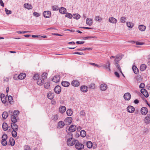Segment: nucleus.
Returning a JSON list of instances; mask_svg holds the SVG:
<instances>
[{
  "label": "nucleus",
  "instance_id": "22",
  "mask_svg": "<svg viewBox=\"0 0 150 150\" xmlns=\"http://www.w3.org/2000/svg\"><path fill=\"white\" fill-rule=\"evenodd\" d=\"M66 110V107L64 106H62L59 108V111L61 113L65 112Z\"/></svg>",
  "mask_w": 150,
  "mask_h": 150
},
{
  "label": "nucleus",
  "instance_id": "5",
  "mask_svg": "<svg viewBox=\"0 0 150 150\" xmlns=\"http://www.w3.org/2000/svg\"><path fill=\"white\" fill-rule=\"evenodd\" d=\"M43 16L45 18H49L51 15V12L50 11H45L43 13Z\"/></svg>",
  "mask_w": 150,
  "mask_h": 150
},
{
  "label": "nucleus",
  "instance_id": "43",
  "mask_svg": "<svg viewBox=\"0 0 150 150\" xmlns=\"http://www.w3.org/2000/svg\"><path fill=\"white\" fill-rule=\"evenodd\" d=\"M9 142L11 146H13L15 144V141L13 138H10Z\"/></svg>",
  "mask_w": 150,
  "mask_h": 150
},
{
  "label": "nucleus",
  "instance_id": "27",
  "mask_svg": "<svg viewBox=\"0 0 150 150\" xmlns=\"http://www.w3.org/2000/svg\"><path fill=\"white\" fill-rule=\"evenodd\" d=\"M2 128L4 131H6L8 128V126L6 122H4L2 124Z\"/></svg>",
  "mask_w": 150,
  "mask_h": 150
},
{
  "label": "nucleus",
  "instance_id": "51",
  "mask_svg": "<svg viewBox=\"0 0 150 150\" xmlns=\"http://www.w3.org/2000/svg\"><path fill=\"white\" fill-rule=\"evenodd\" d=\"M65 16L66 17H67L69 18H71L72 17L71 14L68 13H66Z\"/></svg>",
  "mask_w": 150,
  "mask_h": 150
},
{
  "label": "nucleus",
  "instance_id": "58",
  "mask_svg": "<svg viewBox=\"0 0 150 150\" xmlns=\"http://www.w3.org/2000/svg\"><path fill=\"white\" fill-rule=\"evenodd\" d=\"M58 118V116L57 115H54L53 116V120L54 121L57 120Z\"/></svg>",
  "mask_w": 150,
  "mask_h": 150
},
{
  "label": "nucleus",
  "instance_id": "18",
  "mask_svg": "<svg viewBox=\"0 0 150 150\" xmlns=\"http://www.w3.org/2000/svg\"><path fill=\"white\" fill-rule=\"evenodd\" d=\"M76 127L75 125H72L69 127L68 130L71 131V132H74L76 130Z\"/></svg>",
  "mask_w": 150,
  "mask_h": 150
},
{
  "label": "nucleus",
  "instance_id": "57",
  "mask_svg": "<svg viewBox=\"0 0 150 150\" xmlns=\"http://www.w3.org/2000/svg\"><path fill=\"white\" fill-rule=\"evenodd\" d=\"M52 9L53 11L58 10L59 9V8L57 6H53L52 7Z\"/></svg>",
  "mask_w": 150,
  "mask_h": 150
},
{
  "label": "nucleus",
  "instance_id": "48",
  "mask_svg": "<svg viewBox=\"0 0 150 150\" xmlns=\"http://www.w3.org/2000/svg\"><path fill=\"white\" fill-rule=\"evenodd\" d=\"M19 113V112L18 110H15L13 112V115H15V116L17 117Z\"/></svg>",
  "mask_w": 150,
  "mask_h": 150
},
{
  "label": "nucleus",
  "instance_id": "16",
  "mask_svg": "<svg viewBox=\"0 0 150 150\" xmlns=\"http://www.w3.org/2000/svg\"><path fill=\"white\" fill-rule=\"evenodd\" d=\"M11 127L12 129L13 130H18V125L15 124V123H12L11 124Z\"/></svg>",
  "mask_w": 150,
  "mask_h": 150
},
{
  "label": "nucleus",
  "instance_id": "29",
  "mask_svg": "<svg viewBox=\"0 0 150 150\" xmlns=\"http://www.w3.org/2000/svg\"><path fill=\"white\" fill-rule=\"evenodd\" d=\"M138 28L141 31H144L146 29V27L143 25H140L138 27Z\"/></svg>",
  "mask_w": 150,
  "mask_h": 150
},
{
  "label": "nucleus",
  "instance_id": "39",
  "mask_svg": "<svg viewBox=\"0 0 150 150\" xmlns=\"http://www.w3.org/2000/svg\"><path fill=\"white\" fill-rule=\"evenodd\" d=\"M102 19V18L99 16H96L95 18V20L96 21L100 22Z\"/></svg>",
  "mask_w": 150,
  "mask_h": 150
},
{
  "label": "nucleus",
  "instance_id": "41",
  "mask_svg": "<svg viewBox=\"0 0 150 150\" xmlns=\"http://www.w3.org/2000/svg\"><path fill=\"white\" fill-rule=\"evenodd\" d=\"M126 23L127 26L129 28H132L134 26V24L132 23L127 22Z\"/></svg>",
  "mask_w": 150,
  "mask_h": 150
},
{
  "label": "nucleus",
  "instance_id": "10",
  "mask_svg": "<svg viewBox=\"0 0 150 150\" xmlns=\"http://www.w3.org/2000/svg\"><path fill=\"white\" fill-rule=\"evenodd\" d=\"M0 98L2 103L5 104L6 102V97L5 95L4 94H1Z\"/></svg>",
  "mask_w": 150,
  "mask_h": 150
},
{
  "label": "nucleus",
  "instance_id": "47",
  "mask_svg": "<svg viewBox=\"0 0 150 150\" xmlns=\"http://www.w3.org/2000/svg\"><path fill=\"white\" fill-rule=\"evenodd\" d=\"M50 86V84L48 82H46L44 84V87L46 89H48Z\"/></svg>",
  "mask_w": 150,
  "mask_h": 150
},
{
  "label": "nucleus",
  "instance_id": "53",
  "mask_svg": "<svg viewBox=\"0 0 150 150\" xmlns=\"http://www.w3.org/2000/svg\"><path fill=\"white\" fill-rule=\"evenodd\" d=\"M5 11L7 14H9L11 13V10H8L7 8H5Z\"/></svg>",
  "mask_w": 150,
  "mask_h": 150
},
{
  "label": "nucleus",
  "instance_id": "17",
  "mask_svg": "<svg viewBox=\"0 0 150 150\" xmlns=\"http://www.w3.org/2000/svg\"><path fill=\"white\" fill-rule=\"evenodd\" d=\"M88 87L85 85L81 86L80 87L81 91L83 92H86L88 90Z\"/></svg>",
  "mask_w": 150,
  "mask_h": 150
},
{
  "label": "nucleus",
  "instance_id": "42",
  "mask_svg": "<svg viewBox=\"0 0 150 150\" xmlns=\"http://www.w3.org/2000/svg\"><path fill=\"white\" fill-rule=\"evenodd\" d=\"M86 145L88 148H91L92 146V144L91 141H89L87 142Z\"/></svg>",
  "mask_w": 150,
  "mask_h": 150
},
{
  "label": "nucleus",
  "instance_id": "3",
  "mask_svg": "<svg viewBox=\"0 0 150 150\" xmlns=\"http://www.w3.org/2000/svg\"><path fill=\"white\" fill-rule=\"evenodd\" d=\"M110 62L108 61L106 64H101L102 67H103L105 69H108L109 71H110Z\"/></svg>",
  "mask_w": 150,
  "mask_h": 150
},
{
  "label": "nucleus",
  "instance_id": "7",
  "mask_svg": "<svg viewBox=\"0 0 150 150\" xmlns=\"http://www.w3.org/2000/svg\"><path fill=\"white\" fill-rule=\"evenodd\" d=\"M123 97L125 100H129L131 98V95L129 93H127L124 94Z\"/></svg>",
  "mask_w": 150,
  "mask_h": 150
},
{
  "label": "nucleus",
  "instance_id": "55",
  "mask_svg": "<svg viewBox=\"0 0 150 150\" xmlns=\"http://www.w3.org/2000/svg\"><path fill=\"white\" fill-rule=\"evenodd\" d=\"M8 100L9 103H10L13 102V99L12 97L11 96H9L8 97Z\"/></svg>",
  "mask_w": 150,
  "mask_h": 150
},
{
  "label": "nucleus",
  "instance_id": "12",
  "mask_svg": "<svg viewBox=\"0 0 150 150\" xmlns=\"http://www.w3.org/2000/svg\"><path fill=\"white\" fill-rule=\"evenodd\" d=\"M141 112L142 115H145L148 112V109L147 108L145 107H142L141 109Z\"/></svg>",
  "mask_w": 150,
  "mask_h": 150
},
{
  "label": "nucleus",
  "instance_id": "9",
  "mask_svg": "<svg viewBox=\"0 0 150 150\" xmlns=\"http://www.w3.org/2000/svg\"><path fill=\"white\" fill-rule=\"evenodd\" d=\"M72 120L71 117H68L66 118L65 120L66 124L67 125H70L72 122Z\"/></svg>",
  "mask_w": 150,
  "mask_h": 150
},
{
  "label": "nucleus",
  "instance_id": "63",
  "mask_svg": "<svg viewBox=\"0 0 150 150\" xmlns=\"http://www.w3.org/2000/svg\"><path fill=\"white\" fill-rule=\"evenodd\" d=\"M145 86V85L144 83H141L139 85V87L140 88H143Z\"/></svg>",
  "mask_w": 150,
  "mask_h": 150
},
{
  "label": "nucleus",
  "instance_id": "56",
  "mask_svg": "<svg viewBox=\"0 0 150 150\" xmlns=\"http://www.w3.org/2000/svg\"><path fill=\"white\" fill-rule=\"evenodd\" d=\"M33 16L36 17H38L40 16V14L36 12H34L33 13Z\"/></svg>",
  "mask_w": 150,
  "mask_h": 150
},
{
  "label": "nucleus",
  "instance_id": "45",
  "mask_svg": "<svg viewBox=\"0 0 150 150\" xmlns=\"http://www.w3.org/2000/svg\"><path fill=\"white\" fill-rule=\"evenodd\" d=\"M47 74L46 73H44L42 75V79L44 80L47 78Z\"/></svg>",
  "mask_w": 150,
  "mask_h": 150
},
{
  "label": "nucleus",
  "instance_id": "54",
  "mask_svg": "<svg viewBox=\"0 0 150 150\" xmlns=\"http://www.w3.org/2000/svg\"><path fill=\"white\" fill-rule=\"evenodd\" d=\"M126 19V18L125 17H122L121 18L120 21L121 23H124L125 22V20Z\"/></svg>",
  "mask_w": 150,
  "mask_h": 150
},
{
  "label": "nucleus",
  "instance_id": "52",
  "mask_svg": "<svg viewBox=\"0 0 150 150\" xmlns=\"http://www.w3.org/2000/svg\"><path fill=\"white\" fill-rule=\"evenodd\" d=\"M2 145L4 146H6L7 144V142L6 140H2L1 142Z\"/></svg>",
  "mask_w": 150,
  "mask_h": 150
},
{
  "label": "nucleus",
  "instance_id": "11",
  "mask_svg": "<svg viewBox=\"0 0 150 150\" xmlns=\"http://www.w3.org/2000/svg\"><path fill=\"white\" fill-rule=\"evenodd\" d=\"M141 93L146 97H148L149 96V94L146 90L144 88H142L141 90Z\"/></svg>",
  "mask_w": 150,
  "mask_h": 150
},
{
  "label": "nucleus",
  "instance_id": "40",
  "mask_svg": "<svg viewBox=\"0 0 150 150\" xmlns=\"http://www.w3.org/2000/svg\"><path fill=\"white\" fill-rule=\"evenodd\" d=\"M145 122L146 124H149L150 122V117L149 116L146 117L145 118Z\"/></svg>",
  "mask_w": 150,
  "mask_h": 150
},
{
  "label": "nucleus",
  "instance_id": "24",
  "mask_svg": "<svg viewBox=\"0 0 150 150\" xmlns=\"http://www.w3.org/2000/svg\"><path fill=\"white\" fill-rule=\"evenodd\" d=\"M26 75L25 73H22L20 74L18 76L19 79H23L25 77Z\"/></svg>",
  "mask_w": 150,
  "mask_h": 150
},
{
  "label": "nucleus",
  "instance_id": "35",
  "mask_svg": "<svg viewBox=\"0 0 150 150\" xmlns=\"http://www.w3.org/2000/svg\"><path fill=\"white\" fill-rule=\"evenodd\" d=\"M66 112L68 116H71L73 112L71 109H68L67 110Z\"/></svg>",
  "mask_w": 150,
  "mask_h": 150
},
{
  "label": "nucleus",
  "instance_id": "2",
  "mask_svg": "<svg viewBox=\"0 0 150 150\" xmlns=\"http://www.w3.org/2000/svg\"><path fill=\"white\" fill-rule=\"evenodd\" d=\"M75 144V146L76 149L80 150L84 148V145L82 144L79 142L78 140L77 142H76Z\"/></svg>",
  "mask_w": 150,
  "mask_h": 150
},
{
  "label": "nucleus",
  "instance_id": "14",
  "mask_svg": "<svg viewBox=\"0 0 150 150\" xmlns=\"http://www.w3.org/2000/svg\"><path fill=\"white\" fill-rule=\"evenodd\" d=\"M100 90L102 91H105L108 88L107 85L105 83L101 84L100 86Z\"/></svg>",
  "mask_w": 150,
  "mask_h": 150
},
{
  "label": "nucleus",
  "instance_id": "46",
  "mask_svg": "<svg viewBox=\"0 0 150 150\" xmlns=\"http://www.w3.org/2000/svg\"><path fill=\"white\" fill-rule=\"evenodd\" d=\"M89 87L90 89H94L95 88V85L93 83H91L89 85Z\"/></svg>",
  "mask_w": 150,
  "mask_h": 150
},
{
  "label": "nucleus",
  "instance_id": "28",
  "mask_svg": "<svg viewBox=\"0 0 150 150\" xmlns=\"http://www.w3.org/2000/svg\"><path fill=\"white\" fill-rule=\"evenodd\" d=\"M64 125L65 124L63 121H60L58 122V127L59 128H62Z\"/></svg>",
  "mask_w": 150,
  "mask_h": 150
},
{
  "label": "nucleus",
  "instance_id": "60",
  "mask_svg": "<svg viewBox=\"0 0 150 150\" xmlns=\"http://www.w3.org/2000/svg\"><path fill=\"white\" fill-rule=\"evenodd\" d=\"M136 44L137 45H141L144 44V43L137 41L136 42Z\"/></svg>",
  "mask_w": 150,
  "mask_h": 150
},
{
  "label": "nucleus",
  "instance_id": "8",
  "mask_svg": "<svg viewBox=\"0 0 150 150\" xmlns=\"http://www.w3.org/2000/svg\"><path fill=\"white\" fill-rule=\"evenodd\" d=\"M127 109L128 112L131 113L133 112L135 110V108L131 105L128 106Z\"/></svg>",
  "mask_w": 150,
  "mask_h": 150
},
{
  "label": "nucleus",
  "instance_id": "50",
  "mask_svg": "<svg viewBox=\"0 0 150 150\" xmlns=\"http://www.w3.org/2000/svg\"><path fill=\"white\" fill-rule=\"evenodd\" d=\"M33 78L35 80H37L40 79L38 74H35L33 76Z\"/></svg>",
  "mask_w": 150,
  "mask_h": 150
},
{
  "label": "nucleus",
  "instance_id": "44",
  "mask_svg": "<svg viewBox=\"0 0 150 150\" xmlns=\"http://www.w3.org/2000/svg\"><path fill=\"white\" fill-rule=\"evenodd\" d=\"M17 130H13L12 132V136L14 137H16L17 136V132H16Z\"/></svg>",
  "mask_w": 150,
  "mask_h": 150
},
{
  "label": "nucleus",
  "instance_id": "21",
  "mask_svg": "<svg viewBox=\"0 0 150 150\" xmlns=\"http://www.w3.org/2000/svg\"><path fill=\"white\" fill-rule=\"evenodd\" d=\"M54 96V93H52L51 92H49L47 93V98L50 99L51 100L52 99Z\"/></svg>",
  "mask_w": 150,
  "mask_h": 150
},
{
  "label": "nucleus",
  "instance_id": "59",
  "mask_svg": "<svg viewBox=\"0 0 150 150\" xmlns=\"http://www.w3.org/2000/svg\"><path fill=\"white\" fill-rule=\"evenodd\" d=\"M30 148L29 146L26 145L24 146V150H30Z\"/></svg>",
  "mask_w": 150,
  "mask_h": 150
},
{
  "label": "nucleus",
  "instance_id": "49",
  "mask_svg": "<svg viewBox=\"0 0 150 150\" xmlns=\"http://www.w3.org/2000/svg\"><path fill=\"white\" fill-rule=\"evenodd\" d=\"M7 137H8L7 135L6 134H3L2 136V140H6L7 139Z\"/></svg>",
  "mask_w": 150,
  "mask_h": 150
},
{
  "label": "nucleus",
  "instance_id": "15",
  "mask_svg": "<svg viewBox=\"0 0 150 150\" xmlns=\"http://www.w3.org/2000/svg\"><path fill=\"white\" fill-rule=\"evenodd\" d=\"M116 58L115 59V63L114 64L115 65L117 63L118 64L119 63V61L121 59L122 57L119 55H117L116 56Z\"/></svg>",
  "mask_w": 150,
  "mask_h": 150
},
{
  "label": "nucleus",
  "instance_id": "62",
  "mask_svg": "<svg viewBox=\"0 0 150 150\" xmlns=\"http://www.w3.org/2000/svg\"><path fill=\"white\" fill-rule=\"evenodd\" d=\"M80 114L81 116H84L85 115V113L83 110H82L80 111Z\"/></svg>",
  "mask_w": 150,
  "mask_h": 150
},
{
  "label": "nucleus",
  "instance_id": "30",
  "mask_svg": "<svg viewBox=\"0 0 150 150\" xmlns=\"http://www.w3.org/2000/svg\"><path fill=\"white\" fill-rule=\"evenodd\" d=\"M86 23L89 26L91 25L93 23L92 20V19L87 18L86 20Z\"/></svg>",
  "mask_w": 150,
  "mask_h": 150
},
{
  "label": "nucleus",
  "instance_id": "1",
  "mask_svg": "<svg viewBox=\"0 0 150 150\" xmlns=\"http://www.w3.org/2000/svg\"><path fill=\"white\" fill-rule=\"evenodd\" d=\"M77 142V140L75 139L72 137H71L67 139V143L68 146H72L74 145Z\"/></svg>",
  "mask_w": 150,
  "mask_h": 150
},
{
  "label": "nucleus",
  "instance_id": "13",
  "mask_svg": "<svg viewBox=\"0 0 150 150\" xmlns=\"http://www.w3.org/2000/svg\"><path fill=\"white\" fill-rule=\"evenodd\" d=\"M80 84L79 82L76 80H73L71 83V85L75 87L79 86L80 85Z\"/></svg>",
  "mask_w": 150,
  "mask_h": 150
},
{
  "label": "nucleus",
  "instance_id": "33",
  "mask_svg": "<svg viewBox=\"0 0 150 150\" xmlns=\"http://www.w3.org/2000/svg\"><path fill=\"white\" fill-rule=\"evenodd\" d=\"M115 65L117 69H118V70L122 74L123 76H124L121 71V69L120 65L118 64L117 63Z\"/></svg>",
  "mask_w": 150,
  "mask_h": 150
},
{
  "label": "nucleus",
  "instance_id": "25",
  "mask_svg": "<svg viewBox=\"0 0 150 150\" xmlns=\"http://www.w3.org/2000/svg\"><path fill=\"white\" fill-rule=\"evenodd\" d=\"M62 85L65 87H68L70 85V83L66 81H62L61 83Z\"/></svg>",
  "mask_w": 150,
  "mask_h": 150
},
{
  "label": "nucleus",
  "instance_id": "6",
  "mask_svg": "<svg viewBox=\"0 0 150 150\" xmlns=\"http://www.w3.org/2000/svg\"><path fill=\"white\" fill-rule=\"evenodd\" d=\"M60 79V77L58 75H55L54 77L52 79V80L54 82L57 83L59 81Z\"/></svg>",
  "mask_w": 150,
  "mask_h": 150
},
{
  "label": "nucleus",
  "instance_id": "31",
  "mask_svg": "<svg viewBox=\"0 0 150 150\" xmlns=\"http://www.w3.org/2000/svg\"><path fill=\"white\" fill-rule=\"evenodd\" d=\"M17 117L15 115H12L11 116V120L12 123H16L17 122Z\"/></svg>",
  "mask_w": 150,
  "mask_h": 150
},
{
  "label": "nucleus",
  "instance_id": "37",
  "mask_svg": "<svg viewBox=\"0 0 150 150\" xmlns=\"http://www.w3.org/2000/svg\"><path fill=\"white\" fill-rule=\"evenodd\" d=\"M146 67L145 64H142L140 67V70L142 71H143L146 69Z\"/></svg>",
  "mask_w": 150,
  "mask_h": 150
},
{
  "label": "nucleus",
  "instance_id": "23",
  "mask_svg": "<svg viewBox=\"0 0 150 150\" xmlns=\"http://www.w3.org/2000/svg\"><path fill=\"white\" fill-rule=\"evenodd\" d=\"M59 11L60 13L63 14H65L67 12V10L66 8L63 7H62L60 8L59 9Z\"/></svg>",
  "mask_w": 150,
  "mask_h": 150
},
{
  "label": "nucleus",
  "instance_id": "36",
  "mask_svg": "<svg viewBox=\"0 0 150 150\" xmlns=\"http://www.w3.org/2000/svg\"><path fill=\"white\" fill-rule=\"evenodd\" d=\"M72 16L75 19H78L80 18V16L78 14H73Z\"/></svg>",
  "mask_w": 150,
  "mask_h": 150
},
{
  "label": "nucleus",
  "instance_id": "38",
  "mask_svg": "<svg viewBox=\"0 0 150 150\" xmlns=\"http://www.w3.org/2000/svg\"><path fill=\"white\" fill-rule=\"evenodd\" d=\"M80 134L81 137H84L86 136V133L84 130H82L80 132Z\"/></svg>",
  "mask_w": 150,
  "mask_h": 150
},
{
  "label": "nucleus",
  "instance_id": "32",
  "mask_svg": "<svg viewBox=\"0 0 150 150\" xmlns=\"http://www.w3.org/2000/svg\"><path fill=\"white\" fill-rule=\"evenodd\" d=\"M132 68L135 74H138L139 70L136 66H133Z\"/></svg>",
  "mask_w": 150,
  "mask_h": 150
},
{
  "label": "nucleus",
  "instance_id": "20",
  "mask_svg": "<svg viewBox=\"0 0 150 150\" xmlns=\"http://www.w3.org/2000/svg\"><path fill=\"white\" fill-rule=\"evenodd\" d=\"M109 21L112 23H116L117 22L116 19L113 17H110L109 19Z\"/></svg>",
  "mask_w": 150,
  "mask_h": 150
},
{
  "label": "nucleus",
  "instance_id": "34",
  "mask_svg": "<svg viewBox=\"0 0 150 150\" xmlns=\"http://www.w3.org/2000/svg\"><path fill=\"white\" fill-rule=\"evenodd\" d=\"M8 114L7 112L5 111L2 114V116L4 119H6L8 117Z\"/></svg>",
  "mask_w": 150,
  "mask_h": 150
},
{
  "label": "nucleus",
  "instance_id": "64",
  "mask_svg": "<svg viewBox=\"0 0 150 150\" xmlns=\"http://www.w3.org/2000/svg\"><path fill=\"white\" fill-rule=\"evenodd\" d=\"M96 38L95 36H87L84 38L88 39L90 38Z\"/></svg>",
  "mask_w": 150,
  "mask_h": 150
},
{
  "label": "nucleus",
  "instance_id": "4",
  "mask_svg": "<svg viewBox=\"0 0 150 150\" xmlns=\"http://www.w3.org/2000/svg\"><path fill=\"white\" fill-rule=\"evenodd\" d=\"M61 91V87L59 85L57 86L54 88V92L57 94H59Z\"/></svg>",
  "mask_w": 150,
  "mask_h": 150
},
{
  "label": "nucleus",
  "instance_id": "26",
  "mask_svg": "<svg viewBox=\"0 0 150 150\" xmlns=\"http://www.w3.org/2000/svg\"><path fill=\"white\" fill-rule=\"evenodd\" d=\"M24 6L25 8L29 10L32 8V5L29 4H25L24 5Z\"/></svg>",
  "mask_w": 150,
  "mask_h": 150
},
{
  "label": "nucleus",
  "instance_id": "19",
  "mask_svg": "<svg viewBox=\"0 0 150 150\" xmlns=\"http://www.w3.org/2000/svg\"><path fill=\"white\" fill-rule=\"evenodd\" d=\"M44 82V81L42 78H40L38 80L37 84L39 86L42 85Z\"/></svg>",
  "mask_w": 150,
  "mask_h": 150
},
{
  "label": "nucleus",
  "instance_id": "61",
  "mask_svg": "<svg viewBox=\"0 0 150 150\" xmlns=\"http://www.w3.org/2000/svg\"><path fill=\"white\" fill-rule=\"evenodd\" d=\"M84 42H85L84 41H77L76 42V43L78 44H82Z\"/></svg>",
  "mask_w": 150,
  "mask_h": 150
}]
</instances>
